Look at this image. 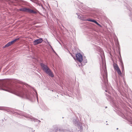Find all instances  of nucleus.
Masks as SVG:
<instances>
[{"mask_svg": "<svg viewBox=\"0 0 132 132\" xmlns=\"http://www.w3.org/2000/svg\"><path fill=\"white\" fill-rule=\"evenodd\" d=\"M50 47L51 48V49H52V48H53L51 46H50Z\"/></svg>", "mask_w": 132, "mask_h": 132, "instance_id": "obj_34", "label": "nucleus"}, {"mask_svg": "<svg viewBox=\"0 0 132 132\" xmlns=\"http://www.w3.org/2000/svg\"><path fill=\"white\" fill-rule=\"evenodd\" d=\"M83 61V62H84V64H85V63L87 62V60L86 59L85 60L84 59Z\"/></svg>", "mask_w": 132, "mask_h": 132, "instance_id": "obj_24", "label": "nucleus"}, {"mask_svg": "<svg viewBox=\"0 0 132 132\" xmlns=\"http://www.w3.org/2000/svg\"><path fill=\"white\" fill-rule=\"evenodd\" d=\"M12 45L11 44V43H10V42H9L8 43H7L6 44L4 47V48H5L6 47H8L11 45Z\"/></svg>", "mask_w": 132, "mask_h": 132, "instance_id": "obj_17", "label": "nucleus"}, {"mask_svg": "<svg viewBox=\"0 0 132 132\" xmlns=\"http://www.w3.org/2000/svg\"><path fill=\"white\" fill-rule=\"evenodd\" d=\"M127 9L129 10V16L130 17V19H132V9L131 8L128 4H126V5Z\"/></svg>", "mask_w": 132, "mask_h": 132, "instance_id": "obj_9", "label": "nucleus"}, {"mask_svg": "<svg viewBox=\"0 0 132 132\" xmlns=\"http://www.w3.org/2000/svg\"><path fill=\"white\" fill-rule=\"evenodd\" d=\"M95 23L98 26H99L100 27H102V26L100 24L98 23L96 21V22H95Z\"/></svg>", "mask_w": 132, "mask_h": 132, "instance_id": "obj_22", "label": "nucleus"}, {"mask_svg": "<svg viewBox=\"0 0 132 132\" xmlns=\"http://www.w3.org/2000/svg\"><path fill=\"white\" fill-rule=\"evenodd\" d=\"M50 132H74L73 129L64 130H62L58 128H55L54 130H51Z\"/></svg>", "mask_w": 132, "mask_h": 132, "instance_id": "obj_5", "label": "nucleus"}, {"mask_svg": "<svg viewBox=\"0 0 132 132\" xmlns=\"http://www.w3.org/2000/svg\"><path fill=\"white\" fill-rule=\"evenodd\" d=\"M30 1H31L32 2H33V0H30Z\"/></svg>", "mask_w": 132, "mask_h": 132, "instance_id": "obj_37", "label": "nucleus"}, {"mask_svg": "<svg viewBox=\"0 0 132 132\" xmlns=\"http://www.w3.org/2000/svg\"><path fill=\"white\" fill-rule=\"evenodd\" d=\"M10 42V43H11V45H12L13 44V43H14L13 40L11 42Z\"/></svg>", "mask_w": 132, "mask_h": 132, "instance_id": "obj_26", "label": "nucleus"}, {"mask_svg": "<svg viewBox=\"0 0 132 132\" xmlns=\"http://www.w3.org/2000/svg\"><path fill=\"white\" fill-rule=\"evenodd\" d=\"M92 34L93 35H94L95 34V33L94 32H92Z\"/></svg>", "mask_w": 132, "mask_h": 132, "instance_id": "obj_32", "label": "nucleus"}, {"mask_svg": "<svg viewBox=\"0 0 132 132\" xmlns=\"http://www.w3.org/2000/svg\"><path fill=\"white\" fill-rule=\"evenodd\" d=\"M73 58H74V59H75L74 57Z\"/></svg>", "mask_w": 132, "mask_h": 132, "instance_id": "obj_41", "label": "nucleus"}, {"mask_svg": "<svg viewBox=\"0 0 132 132\" xmlns=\"http://www.w3.org/2000/svg\"><path fill=\"white\" fill-rule=\"evenodd\" d=\"M49 76L52 77H54V75L53 73L51 71V70L49 68L48 70L45 72Z\"/></svg>", "mask_w": 132, "mask_h": 132, "instance_id": "obj_11", "label": "nucleus"}, {"mask_svg": "<svg viewBox=\"0 0 132 132\" xmlns=\"http://www.w3.org/2000/svg\"><path fill=\"white\" fill-rule=\"evenodd\" d=\"M5 109H4L3 110H5V111H7L8 112H11V111L8 108L6 107H5Z\"/></svg>", "mask_w": 132, "mask_h": 132, "instance_id": "obj_18", "label": "nucleus"}, {"mask_svg": "<svg viewBox=\"0 0 132 132\" xmlns=\"http://www.w3.org/2000/svg\"><path fill=\"white\" fill-rule=\"evenodd\" d=\"M27 12L33 14H36L37 13V12L36 11L29 8H28Z\"/></svg>", "mask_w": 132, "mask_h": 132, "instance_id": "obj_12", "label": "nucleus"}, {"mask_svg": "<svg viewBox=\"0 0 132 132\" xmlns=\"http://www.w3.org/2000/svg\"><path fill=\"white\" fill-rule=\"evenodd\" d=\"M27 9H28V8H27V7L22 8H21L20 9H19V10L20 11H24V12H27Z\"/></svg>", "mask_w": 132, "mask_h": 132, "instance_id": "obj_16", "label": "nucleus"}, {"mask_svg": "<svg viewBox=\"0 0 132 132\" xmlns=\"http://www.w3.org/2000/svg\"><path fill=\"white\" fill-rule=\"evenodd\" d=\"M16 113L18 115L24 116L26 118H28L29 119V120H30L31 121H34V122H38V123H39V122H40V121L39 120L34 118L30 115L27 114L24 112H17Z\"/></svg>", "mask_w": 132, "mask_h": 132, "instance_id": "obj_3", "label": "nucleus"}, {"mask_svg": "<svg viewBox=\"0 0 132 132\" xmlns=\"http://www.w3.org/2000/svg\"><path fill=\"white\" fill-rule=\"evenodd\" d=\"M19 38H15L13 40V41L14 43H15L16 42L17 40H19Z\"/></svg>", "mask_w": 132, "mask_h": 132, "instance_id": "obj_23", "label": "nucleus"}, {"mask_svg": "<svg viewBox=\"0 0 132 132\" xmlns=\"http://www.w3.org/2000/svg\"><path fill=\"white\" fill-rule=\"evenodd\" d=\"M130 5L132 7V3H131V4H130Z\"/></svg>", "mask_w": 132, "mask_h": 132, "instance_id": "obj_35", "label": "nucleus"}, {"mask_svg": "<svg viewBox=\"0 0 132 132\" xmlns=\"http://www.w3.org/2000/svg\"><path fill=\"white\" fill-rule=\"evenodd\" d=\"M72 122L73 123L75 124L76 126H78V128L80 129V131H82L83 127L82 126V123L81 122L79 121L78 118H74L73 119Z\"/></svg>", "mask_w": 132, "mask_h": 132, "instance_id": "obj_4", "label": "nucleus"}, {"mask_svg": "<svg viewBox=\"0 0 132 132\" xmlns=\"http://www.w3.org/2000/svg\"><path fill=\"white\" fill-rule=\"evenodd\" d=\"M81 16H80L78 15V18L80 19V18H81Z\"/></svg>", "mask_w": 132, "mask_h": 132, "instance_id": "obj_30", "label": "nucleus"}, {"mask_svg": "<svg viewBox=\"0 0 132 132\" xmlns=\"http://www.w3.org/2000/svg\"><path fill=\"white\" fill-rule=\"evenodd\" d=\"M42 38H40L34 40L33 42V44L34 45H36L42 43L43 41Z\"/></svg>", "mask_w": 132, "mask_h": 132, "instance_id": "obj_8", "label": "nucleus"}, {"mask_svg": "<svg viewBox=\"0 0 132 132\" xmlns=\"http://www.w3.org/2000/svg\"><path fill=\"white\" fill-rule=\"evenodd\" d=\"M107 108V106H106V107H105V108Z\"/></svg>", "mask_w": 132, "mask_h": 132, "instance_id": "obj_38", "label": "nucleus"}, {"mask_svg": "<svg viewBox=\"0 0 132 132\" xmlns=\"http://www.w3.org/2000/svg\"><path fill=\"white\" fill-rule=\"evenodd\" d=\"M116 71H117L118 74L119 75H121V71L120 69V68L117 70Z\"/></svg>", "mask_w": 132, "mask_h": 132, "instance_id": "obj_19", "label": "nucleus"}, {"mask_svg": "<svg viewBox=\"0 0 132 132\" xmlns=\"http://www.w3.org/2000/svg\"><path fill=\"white\" fill-rule=\"evenodd\" d=\"M101 57L102 60V68L104 72V74H103V79H102L103 83V84L102 83V86L103 88L104 87V88H105L106 89L105 90V92H108V93L110 94V93L109 91V89H110V87L108 83L107 72L106 69V63L104 61L103 62V59L101 56Z\"/></svg>", "mask_w": 132, "mask_h": 132, "instance_id": "obj_2", "label": "nucleus"}, {"mask_svg": "<svg viewBox=\"0 0 132 132\" xmlns=\"http://www.w3.org/2000/svg\"><path fill=\"white\" fill-rule=\"evenodd\" d=\"M110 101L111 105L113 107L115 108H118V105L116 101H114L112 98H111Z\"/></svg>", "mask_w": 132, "mask_h": 132, "instance_id": "obj_7", "label": "nucleus"}, {"mask_svg": "<svg viewBox=\"0 0 132 132\" xmlns=\"http://www.w3.org/2000/svg\"><path fill=\"white\" fill-rule=\"evenodd\" d=\"M93 25H92L91 27H90L89 28L90 30L92 31H93L94 30V28L93 27Z\"/></svg>", "mask_w": 132, "mask_h": 132, "instance_id": "obj_20", "label": "nucleus"}, {"mask_svg": "<svg viewBox=\"0 0 132 132\" xmlns=\"http://www.w3.org/2000/svg\"><path fill=\"white\" fill-rule=\"evenodd\" d=\"M106 125H108V123H107V124H106Z\"/></svg>", "mask_w": 132, "mask_h": 132, "instance_id": "obj_42", "label": "nucleus"}, {"mask_svg": "<svg viewBox=\"0 0 132 132\" xmlns=\"http://www.w3.org/2000/svg\"><path fill=\"white\" fill-rule=\"evenodd\" d=\"M118 128H117V130H118Z\"/></svg>", "mask_w": 132, "mask_h": 132, "instance_id": "obj_39", "label": "nucleus"}, {"mask_svg": "<svg viewBox=\"0 0 132 132\" xmlns=\"http://www.w3.org/2000/svg\"><path fill=\"white\" fill-rule=\"evenodd\" d=\"M96 21L95 20H92V19H91V22H94V23H95V22H96Z\"/></svg>", "mask_w": 132, "mask_h": 132, "instance_id": "obj_27", "label": "nucleus"}, {"mask_svg": "<svg viewBox=\"0 0 132 132\" xmlns=\"http://www.w3.org/2000/svg\"><path fill=\"white\" fill-rule=\"evenodd\" d=\"M95 47H96V48H95L97 50L99 51V52L101 53H103V51L102 49L101 48L99 47L98 46H96V45H95Z\"/></svg>", "mask_w": 132, "mask_h": 132, "instance_id": "obj_14", "label": "nucleus"}, {"mask_svg": "<svg viewBox=\"0 0 132 132\" xmlns=\"http://www.w3.org/2000/svg\"><path fill=\"white\" fill-rule=\"evenodd\" d=\"M5 107H0V109H3V108H5Z\"/></svg>", "mask_w": 132, "mask_h": 132, "instance_id": "obj_33", "label": "nucleus"}, {"mask_svg": "<svg viewBox=\"0 0 132 132\" xmlns=\"http://www.w3.org/2000/svg\"><path fill=\"white\" fill-rule=\"evenodd\" d=\"M13 0L14 1H12V2H13V3L15 1L16 2H18V0Z\"/></svg>", "mask_w": 132, "mask_h": 132, "instance_id": "obj_29", "label": "nucleus"}, {"mask_svg": "<svg viewBox=\"0 0 132 132\" xmlns=\"http://www.w3.org/2000/svg\"><path fill=\"white\" fill-rule=\"evenodd\" d=\"M0 89L14 92L17 96L22 98H27L32 102L35 101L36 97L38 101L37 93L35 89H34L35 93L33 94L18 84L13 85L1 80H0Z\"/></svg>", "mask_w": 132, "mask_h": 132, "instance_id": "obj_1", "label": "nucleus"}, {"mask_svg": "<svg viewBox=\"0 0 132 132\" xmlns=\"http://www.w3.org/2000/svg\"><path fill=\"white\" fill-rule=\"evenodd\" d=\"M119 61L120 62V65L121 67V70L122 71L124 72V68L123 63L121 58L119 59Z\"/></svg>", "mask_w": 132, "mask_h": 132, "instance_id": "obj_13", "label": "nucleus"}, {"mask_svg": "<svg viewBox=\"0 0 132 132\" xmlns=\"http://www.w3.org/2000/svg\"><path fill=\"white\" fill-rule=\"evenodd\" d=\"M87 19L84 16H82L80 19L83 21H86Z\"/></svg>", "mask_w": 132, "mask_h": 132, "instance_id": "obj_21", "label": "nucleus"}, {"mask_svg": "<svg viewBox=\"0 0 132 132\" xmlns=\"http://www.w3.org/2000/svg\"><path fill=\"white\" fill-rule=\"evenodd\" d=\"M82 64H81V66H82Z\"/></svg>", "mask_w": 132, "mask_h": 132, "instance_id": "obj_40", "label": "nucleus"}, {"mask_svg": "<svg viewBox=\"0 0 132 132\" xmlns=\"http://www.w3.org/2000/svg\"><path fill=\"white\" fill-rule=\"evenodd\" d=\"M47 42H48V44H47L49 46H51V45L49 43V42L47 41Z\"/></svg>", "mask_w": 132, "mask_h": 132, "instance_id": "obj_31", "label": "nucleus"}, {"mask_svg": "<svg viewBox=\"0 0 132 132\" xmlns=\"http://www.w3.org/2000/svg\"><path fill=\"white\" fill-rule=\"evenodd\" d=\"M62 26L64 28H65L63 26V25H62Z\"/></svg>", "mask_w": 132, "mask_h": 132, "instance_id": "obj_36", "label": "nucleus"}, {"mask_svg": "<svg viewBox=\"0 0 132 132\" xmlns=\"http://www.w3.org/2000/svg\"><path fill=\"white\" fill-rule=\"evenodd\" d=\"M113 67L114 69L116 70L119 69L118 65L116 63H113Z\"/></svg>", "mask_w": 132, "mask_h": 132, "instance_id": "obj_15", "label": "nucleus"}, {"mask_svg": "<svg viewBox=\"0 0 132 132\" xmlns=\"http://www.w3.org/2000/svg\"><path fill=\"white\" fill-rule=\"evenodd\" d=\"M76 59L79 62L81 63L83 61V56L80 53H78L76 55Z\"/></svg>", "mask_w": 132, "mask_h": 132, "instance_id": "obj_6", "label": "nucleus"}, {"mask_svg": "<svg viewBox=\"0 0 132 132\" xmlns=\"http://www.w3.org/2000/svg\"><path fill=\"white\" fill-rule=\"evenodd\" d=\"M91 21V19H87L86 21Z\"/></svg>", "mask_w": 132, "mask_h": 132, "instance_id": "obj_25", "label": "nucleus"}, {"mask_svg": "<svg viewBox=\"0 0 132 132\" xmlns=\"http://www.w3.org/2000/svg\"><path fill=\"white\" fill-rule=\"evenodd\" d=\"M40 65L43 70L45 72L49 68L46 65L42 63H40Z\"/></svg>", "mask_w": 132, "mask_h": 132, "instance_id": "obj_10", "label": "nucleus"}, {"mask_svg": "<svg viewBox=\"0 0 132 132\" xmlns=\"http://www.w3.org/2000/svg\"><path fill=\"white\" fill-rule=\"evenodd\" d=\"M52 50L53 51V52L55 54H56V55H57L56 53V52H55V51H54V50L53 49V48H52Z\"/></svg>", "mask_w": 132, "mask_h": 132, "instance_id": "obj_28", "label": "nucleus"}]
</instances>
